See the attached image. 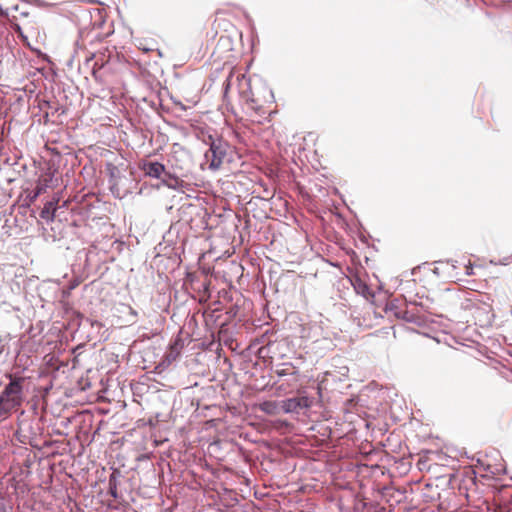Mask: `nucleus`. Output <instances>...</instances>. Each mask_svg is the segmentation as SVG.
Returning <instances> with one entry per match:
<instances>
[{
  "instance_id": "f257e3e1",
  "label": "nucleus",
  "mask_w": 512,
  "mask_h": 512,
  "mask_svg": "<svg viewBox=\"0 0 512 512\" xmlns=\"http://www.w3.org/2000/svg\"><path fill=\"white\" fill-rule=\"evenodd\" d=\"M22 379L12 380L0 394V418H7L22 404Z\"/></svg>"
},
{
  "instance_id": "f03ea898",
  "label": "nucleus",
  "mask_w": 512,
  "mask_h": 512,
  "mask_svg": "<svg viewBox=\"0 0 512 512\" xmlns=\"http://www.w3.org/2000/svg\"><path fill=\"white\" fill-rule=\"evenodd\" d=\"M235 81L237 82L240 97L245 101L249 108L252 109L260 117L266 115L268 112L262 105L258 103L257 99H255L253 96L250 88V80L247 79L245 75L238 74L235 77Z\"/></svg>"
},
{
  "instance_id": "7ed1b4c3",
  "label": "nucleus",
  "mask_w": 512,
  "mask_h": 512,
  "mask_svg": "<svg viewBox=\"0 0 512 512\" xmlns=\"http://www.w3.org/2000/svg\"><path fill=\"white\" fill-rule=\"evenodd\" d=\"M227 149L228 144L219 139L211 143L209 150L205 153L211 170H218L221 167L227 155Z\"/></svg>"
},
{
  "instance_id": "20e7f679",
  "label": "nucleus",
  "mask_w": 512,
  "mask_h": 512,
  "mask_svg": "<svg viewBox=\"0 0 512 512\" xmlns=\"http://www.w3.org/2000/svg\"><path fill=\"white\" fill-rule=\"evenodd\" d=\"M55 174V170L48 168L40 175L35 187V197L45 193L47 189L54 188L58 185V179L55 177Z\"/></svg>"
},
{
  "instance_id": "39448f33",
  "label": "nucleus",
  "mask_w": 512,
  "mask_h": 512,
  "mask_svg": "<svg viewBox=\"0 0 512 512\" xmlns=\"http://www.w3.org/2000/svg\"><path fill=\"white\" fill-rule=\"evenodd\" d=\"M139 169L146 175L152 178L160 179L165 173V166L159 162L142 161L139 164Z\"/></svg>"
},
{
  "instance_id": "423d86ee",
  "label": "nucleus",
  "mask_w": 512,
  "mask_h": 512,
  "mask_svg": "<svg viewBox=\"0 0 512 512\" xmlns=\"http://www.w3.org/2000/svg\"><path fill=\"white\" fill-rule=\"evenodd\" d=\"M311 406V400L307 396L290 398L283 401V410L286 413L297 412L299 409L308 408Z\"/></svg>"
},
{
  "instance_id": "0eeeda50",
  "label": "nucleus",
  "mask_w": 512,
  "mask_h": 512,
  "mask_svg": "<svg viewBox=\"0 0 512 512\" xmlns=\"http://www.w3.org/2000/svg\"><path fill=\"white\" fill-rule=\"evenodd\" d=\"M192 132L195 135V137L199 140H201L203 143L207 145H211L212 142L217 141L218 139H215V133L209 128V127H203L199 125H193L192 126Z\"/></svg>"
},
{
  "instance_id": "6e6552de",
  "label": "nucleus",
  "mask_w": 512,
  "mask_h": 512,
  "mask_svg": "<svg viewBox=\"0 0 512 512\" xmlns=\"http://www.w3.org/2000/svg\"><path fill=\"white\" fill-rule=\"evenodd\" d=\"M161 182L164 186L173 190H183V188L186 186V183L182 179L166 171L164 173V177L161 179Z\"/></svg>"
},
{
  "instance_id": "1a4fd4ad",
  "label": "nucleus",
  "mask_w": 512,
  "mask_h": 512,
  "mask_svg": "<svg viewBox=\"0 0 512 512\" xmlns=\"http://www.w3.org/2000/svg\"><path fill=\"white\" fill-rule=\"evenodd\" d=\"M352 285L355 291L362 295L365 299L371 300L374 298V292L368 286V284L359 277H355L352 281Z\"/></svg>"
},
{
  "instance_id": "9d476101",
  "label": "nucleus",
  "mask_w": 512,
  "mask_h": 512,
  "mask_svg": "<svg viewBox=\"0 0 512 512\" xmlns=\"http://www.w3.org/2000/svg\"><path fill=\"white\" fill-rule=\"evenodd\" d=\"M59 201V197H54L51 201L46 202L40 213L41 218L53 221L55 218V213L57 211V205Z\"/></svg>"
},
{
  "instance_id": "9b49d317",
  "label": "nucleus",
  "mask_w": 512,
  "mask_h": 512,
  "mask_svg": "<svg viewBox=\"0 0 512 512\" xmlns=\"http://www.w3.org/2000/svg\"><path fill=\"white\" fill-rule=\"evenodd\" d=\"M259 408L268 415H276L278 413V404L275 401H265L259 405Z\"/></svg>"
},
{
  "instance_id": "f8f14e48",
  "label": "nucleus",
  "mask_w": 512,
  "mask_h": 512,
  "mask_svg": "<svg viewBox=\"0 0 512 512\" xmlns=\"http://www.w3.org/2000/svg\"><path fill=\"white\" fill-rule=\"evenodd\" d=\"M108 485H109V491L108 493L114 498V499H118L119 498V493H118V479H117V476L115 475V473H112L109 477V481H108Z\"/></svg>"
},
{
  "instance_id": "ddd939ff",
  "label": "nucleus",
  "mask_w": 512,
  "mask_h": 512,
  "mask_svg": "<svg viewBox=\"0 0 512 512\" xmlns=\"http://www.w3.org/2000/svg\"><path fill=\"white\" fill-rule=\"evenodd\" d=\"M283 366H284V368L276 371L278 376H286V375L295 374V372H296V371H294L295 367L292 364L287 363V364H283Z\"/></svg>"
},
{
  "instance_id": "4468645a",
  "label": "nucleus",
  "mask_w": 512,
  "mask_h": 512,
  "mask_svg": "<svg viewBox=\"0 0 512 512\" xmlns=\"http://www.w3.org/2000/svg\"><path fill=\"white\" fill-rule=\"evenodd\" d=\"M233 85H234V75L230 74L229 77L226 80L225 91H224V96L225 97L227 96L228 91L231 89V87Z\"/></svg>"
},
{
  "instance_id": "2eb2a0df",
  "label": "nucleus",
  "mask_w": 512,
  "mask_h": 512,
  "mask_svg": "<svg viewBox=\"0 0 512 512\" xmlns=\"http://www.w3.org/2000/svg\"><path fill=\"white\" fill-rule=\"evenodd\" d=\"M5 16V12L4 10L2 9V7L0 6V17H3Z\"/></svg>"
},
{
  "instance_id": "dca6fc26",
  "label": "nucleus",
  "mask_w": 512,
  "mask_h": 512,
  "mask_svg": "<svg viewBox=\"0 0 512 512\" xmlns=\"http://www.w3.org/2000/svg\"><path fill=\"white\" fill-rule=\"evenodd\" d=\"M467 274H468V275H471V274H472V268H471V267H468V268H467Z\"/></svg>"
}]
</instances>
